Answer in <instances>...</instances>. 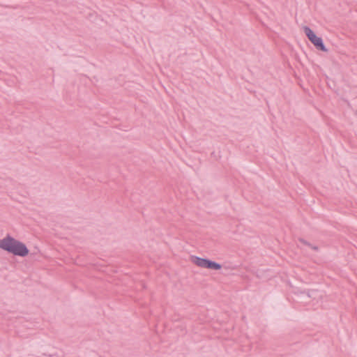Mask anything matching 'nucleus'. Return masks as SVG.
Returning a JSON list of instances; mask_svg holds the SVG:
<instances>
[{"instance_id": "obj_4", "label": "nucleus", "mask_w": 357, "mask_h": 357, "mask_svg": "<svg viewBox=\"0 0 357 357\" xmlns=\"http://www.w3.org/2000/svg\"><path fill=\"white\" fill-rule=\"evenodd\" d=\"M23 252H24V256L28 253L27 249L26 248H24V247Z\"/></svg>"}, {"instance_id": "obj_3", "label": "nucleus", "mask_w": 357, "mask_h": 357, "mask_svg": "<svg viewBox=\"0 0 357 357\" xmlns=\"http://www.w3.org/2000/svg\"><path fill=\"white\" fill-rule=\"evenodd\" d=\"M304 32L310 41L316 47V48L324 52L327 51L325 45H324L322 39L317 36L311 29L307 26H305Z\"/></svg>"}, {"instance_id": "obj_2", "label": "nucleus", "mask_w": 357, "mask_h": 357, "mask_svg": "<svg viewBox=\"0 0 357 357\" xmlns=\"http://www.w3.org/2000/svg\"><path fill=\"white\" fill-rule=\"evenodd\" d=\"M190 262L197 267L211 271H220L222 268V265L216 261L197 256L190 257Z\"/></svg>"}, {"instance_id": "obj_5", "label": "nucleus", "mask_w": 357, "mask_h": 357, "mask_svg": "<svg viewBox=\"0 0 357 357\" xmlns=\"http://www.w3.org/2000/svg\"><path fill=\"white\" fill-rule=\"evenodd\" d=\"M312 248L314 250H318V247L317 246H312Z\"/></svg>"}, {"instance_id": "obj_1", "label": "nucleus", "mask_w": 357, "mask_h": 357, "mask_svg": "<svg viewBox=\"0 0 357 357\" xmlns=\"http://www.w3.org/2000/svg\"><path fill=\"white\" fill-rule=\"evenodd\" d=\"M0 249L14 255L22 256V244L10 235L0 238Z\"/></svg>"}]
</instances>
